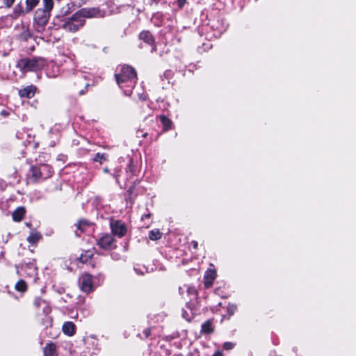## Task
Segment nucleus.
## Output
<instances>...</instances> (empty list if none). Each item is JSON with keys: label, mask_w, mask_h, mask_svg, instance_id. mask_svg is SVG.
Listing matches in <instances>:
<instances>
[{"label": "nucleus", "mask_w": 356, "mask_h": 356, "mask_svg": "<svg viewBox=\"0 0 356 356\" xmlns=\"http://www.w3.org/2000/svg\"><path fill=\"white\" fill-rule=\"evenodd\" d=\"M202 332L211 334L214 331V328L211 320H208L202 325Z\"/></svg>", "instance_id": "nucleus-18"}, {"label": "nucleus", "mask_w": 356, "mask_h": 356, "mask_svg": "<svg viewBox=\"0 0 356 356\" xmlns=\"http://www.w3.org/2000/svg\"><path fill=\"white\" fill-rule=\"evenodd\" d=\"M52 168L47 164H42L39 166H31L29 173V180L35 183L40 180L47 179L53 175Z\"/></svg>", "instance_id": "nucleus-1"}, {"label": "nucleus", "mask_w": 356, "mask_h": 356, "mask_svg": "<svg viewBox=\"0 0 356 356\" xmlns=\"http://www.w3.org/2000/svg\"><path fill=\"white\" fill-rule=\"evenodd\" d=\"M36 88L33 85L28 86L19 91V95L22 97L31 98L34 96Z\"/></svg>", "instance_id": "nucleus-11"}, {"label": "nucleus", "mask_w": 356, "mask_h": 356, "mask_svg": "<svg viewBox=\"0 0 356 356\" xmlns=\"http://www.w3.org/2000/svg\"><path fill=\"white\" fill-rule=\"evenodd\" d=\"M161 236L162 233L159 229L151 230L149 233V238L152 241L159 240Z\"/></svg>", "instance_id": "nucleus-23"}, {"label": "nucleus", "mask_w": 356, "mask_h": 356, "mask_svg": "<svg viewBox=\"0 0 356 356\" xmlns=\"http://www.w3.org/2000/svg\"><path fill=\"white\" fill-rule=\"evenodd\" d=\"M42 238V235L40 232L33 231L31 232L27 237V241L31 244L36 243Z\"/></svg>", "instance_id": "nucleus-17"}, {"label": "nucleus", "mask_w": 356, "mask_h": 356, "mask_svg": "<svg viewBox=\"0 0 356 356\" xmlns=\"http://www.w3.org/2000/svg\"><path fill=\"white\" fill-rule=\"evenodd\" d=\"M113 242V238L112 236L106 234L99 239L97 244L100 248L107 250L111 247Z\"/></svg>", "instance_id": "nucleus-10"}, {"label": "nucleus", "mask_w": 356, "mask_h": 356, "mask_svg": "<svg viewBox=\"0 0 356 356\" xmlns=\"http://www.w3.org/2000/svg\"><path fill=\"white\" fill-rule=\"evenodd\" d=\"M160 120L163 124V130L167 131V130L170 129V126L172 124V121L169 118H168L167 117H165L164 115H161L160 117Z\"/></svg>", "instance_id": "nucleus-22"}, {"label": "nucleus", "mask_w": 356, "mask_h": 356, "mask_svg": "<svg viewBox=\"0 0 356 356\" xmlns=\"http://www.w3.org/2000/svg\"><path fill=\"white\" fill-rule=\"evenodd\" d=\"M111 227L113 234L122 237L126 233L125 225L121 221L111 222Z\"/></svg>", "instance_id": "nucleus-7"}, {"label": "nucleus", "mask_w": 356, "mask_h": 356, "mask_svg": "<svg viewBox=\"0 0 356 356\" xmlns=\"http://www.w3.org/2000/svg\"><path fill=\"white\" fill-rule=\"evenodd\" d=\"M39 2L40 0H26V13L31 12Z\"/></svg>", "instance_id": "nucleus-20"}, {"label": "nucleus", "mask_w": 356, "mask_h": 356, "mask_svg": "<svg viewBox=\"0 0 356 356\" xmlns=\"http://www.w3.org/2000/svg\"><path fill=\"white\" fill-rule=\"evenodd\" d=\"M115 78L118 84L121 88L123 87V83H126L127 86L133 88L136 83V72L132 67L125 65L122 67L119 74H115Z\"/></svg>", "instance_id": "nucleus-3"}, {"label": "nucleus", "mask_w": 356, "mask_h": 356, "mask_svg": "<svg viewBox=\"0 0 356 356\" xmlns=\"http://www.w3.org/2000/svg\"><path fill=\"white\" fill-rule=\"evenodd\" d=\"M216 278V271L215 270L209 269L206 271L204 275V285L207 288H209L213 283V281Z\"/></svg>", "instance_id": "nucleus-12"}, {"label": "nucleus", "mask_w": 356, "mask_h": 356, "mask_svg": "<svg viewBox=\"0 0 356 356\" xmlns=\"http://www.w3.org/2000/svg\"><path fill=\"white\" fill-rule=\"evenodd\" d=\"M15 0H3V4L7 8H10L14 3Z\"/></svg>", "instance_id": "nucleus-27"}, {"label": "nucleus", "mask_w": 356, "mask_h": 356, "mask_svg": "<svg viewBox=\"0 0 356 356\" xmlns=\"http://www.w3.org/2000/svg\"><path fill=\"white\" fill-rule=\"evenodd\" d=\"M45 60L40 57L33 58H21L17 61L16 67L23 72L38 71L45 66Z\"/></svg>", "instance_id": "nucleus-2"}, {"label": "nucleus", "mask_w": 356, "mask_h": 356, "mask_svg": "<svg viewBox=\"0 0 356 356\" xmlns=\"http://www.w3.org/2000/svg\"><path fill=\"white\" fill-rule=\"evenodd\" d=\"M134 191V186H131L129 188V189L128 190V193H129V195H131L133 193Z\"/></svg>", "instance_id": "nucleus-34"}, {"label": "nucleus", "mask_w": 356, "mask_h": 356, "mask_svg": "<svg viewBox=\"0 0 356 356\" xmlns=\"http://www.w3.org/2000/svg\"><path fill=\"white\" fill-rule=\"evenodd\" d=\"M234 344L232 342H225L223 344V348L225 350H231L234 348Z\"/></svg>", "instance_id": "nucleus-26"}, {"label": "nucleus", "mask_w": 356, "mask_h": 356, "mask_svg": "<svg viewBox=\"0 0 356 356\" xmlns=\"http://www.w3.org/2000/svg\"><path fill=\"white\" fill-rule=\"evenodd\" d=\"M33 304L36 308L41 309L44 315H48L51 312L49 304L41 298H35Z\"/></svg>", "instance_id": "nucleus-9"}, {"label": "nucleus", "mask_w": 356, "mask_h": 356, "mask_svg": "<svg viewBox=\"0 0 356 356\" xmlns=\"http://www.w3.org/2000/svg\"><path fill=\"white\" fill-rule=\"evenodd\" d=\"M106 160V155L105 154L97 153L94 158V161L102 163L103 161Z\"/></svg>", "instance_id": "nucleus-24"}, {"label": "nucleus", "mask_w": 356, "mask_h": 356, "mask_svg": "<svg viewBox=\"0 0 356 356\" xmlns=\"http://www.w3.org/2000/svg\"><path fill=\"white\" fill-rule=\"evenodd\" d=\"M150 216H151V213H147V214L143 215V216H142V219H144V218H150Z\"/></svg>", "instance_id": "nucleus-36"}, {"label": "nucleus", "mask_w": 356, "mask_h": 356, "mask_svg": "<svg viewBox=\"0 0 356 356\" xmlns=\"http://www.w3.org/2000/svg\"><path fill=\"white\" fill-rule=\"evenodd\" d=\"M139 38L143 40L148 44L152 45L151 52H154L156 50V45L154 44V39L149 31H143L139 35Z\"/></svg>", "instance_id": "nucleus-8"}, {"label": "nucleus", "mask_w": 356, "mask_h": 356, "mask_svg": "<svg viewBox=\"0 0 356 356\" xmlns=\"http://www.w3.org/2000/svg\"><path fill=\"white\" fill-rule=\"evenodd\" d=\"M80 289L85 293H90L92 291V279L88 273L83 274L79 280Z\"/></svg>", "instance_id": "nucleus-6"}, {"label": "nucleus", "mask_w": 356, "mask_h": 356, "mask_svg": "<svg viewBox=\"0 0 356 356\" xmlns=\"http://www.w3.org/2000/svg\"><path fill=\"white\" fill-rule=\"evenodd\" d=\"M85 24L83 16L76 13L72 17L64 18L62 20L60 28L69 32H76Z\"/></svg>", "instance_id": "nucleus-5"}, {"label": "nucleus", "mask_w": 356, "mask_h": 356, "mask_svg": "<svg viewBox=\"0 0 356 356\" xmlns=\"http://www.w3.org/2000/svg\"><path fill=\"white\" fill-rule=\"evenodd\" d=\"M192 244H193V248H194L195 249H197V245H198L197 242V241H192Z\"/></svg>", "instance_id": "nucleus-35"}, {"label": "nucleus", "mask_w": 356, "mask_h": 356, "mask_svg": "<svg viewBox=\"0 0 356 356\" xmlns=\"http://www.w3.org/2000/svg\"><path fill=\"white\" fill-rule=\"evenodd\" d=\"M136 134H137L138 137H139V134H141L142 137H143V138H145L147 135V133L142 134V131H140V130H138Z\"/></svg>", "instance_id": "nucleus-30"}, {"label": "nucleus", "mask_w": 356, "mask_h": 356, "mask_svg": "<svg viewBox=\"0 0 356 356\" xmlns=\"http://www.w3.org/2000/svg\"><path fill=\"white\" fill-rule=\"evenodd\" d=\"M91 256H92V254H86V255L81 254L79 258V260L82 263H86L88 261V259L91 257Z\"/></svg>", "instance_id": "nucleus-25"}, {"label": "nucleus", "mask_w": 356, "mask_h": 356, "mask_svg": "<svg viewBox=\"0 0 356 356\" xmlns=\"http://www.w3.org/2000/svg\"><path fill=\"white\" fill-rule=\"evenodd\" d=\"M186 0H177V4L179 8H181L186 3Z\"/></svg>", "instance_id": "nucleus-28"}, {"label": "nucleus", "mask_w": 356, "mask_h": 356, "mask_svg": "<svg viewBox=\"0 0 356 356\" xmlns=\"http://www.w3.org/2000/svg\"><path fill=\"white\" fill-rule=\"evenodd\" d=\"M26 211L24 207H18L17 208L13 213V219L15 222H20L24 215H25Z\"/></svg>", "instance_id": "nucleus-15"}, {"label": "nucleus", "mask_w": 356, "mask_h": 356, "mask_svg": "<svg viewBox=\"0 0 356 356\" xmlns=\"http://www.w3.org/2000/svg\"><path fill=\"white\" fill-rule=\"evenodd\" d=\"M88 86H89V84H88V83H86V88H87Z\"/></svg>", "instance_id": "nucleus-40"}, {"label": "nucleus", "mask_w": 356, "mask_h": 356, "mask_svg": "<svg viewBox=\"0 0 356 356\" xmlns=\"http://www.w3.org/2000/svg\"><path fill=\"white\" fill-rule=\"evenodd\" d=\"M77 228L75 231V234L77 236H80L81 233L84 232L87 228L90 227V223L86 220H81L76 225Z\"/></svg>", "instance_id": "nucleus-14"}, {"label": "nucleus", "mask_w": 356, "mask_h": 356, "mask_svg": "<svg viewBox=\"0 0 356 356\" xmlns=\"http://www.w3.org/2000/svg\"><path fill=\"white\" fill-rule=\"evenodd\" d=\"M79 94H80L81 95H82L85 94V91H84V90H80V91H79Z\"/></svg>", "instance_id": "nucleus-37"}, {"label": "nucleus", "mask_w": 356, "mask_h": 356, "mask_svg": "<svg viewBox=\"0 0 356 356\" xmlns=\"http://www.w3.org/2000/svg\"><path fill=\"white\" fill-rule=\"evenodd\" d=\"M143 333L144 337L147 338L148 337L150 336L151 330L149 328H147V329L144 330Z\"/></svg>", "instance_id": "nucleus-29"}, {"label": "nucleus", "mask_w": 356, "mask_h": 356, "mask_svg": "<svg viewBox=\"0 0 356 356\" xmlns=\"http://www.w3.org/2000/svg\"><path fill=\"white\" fill-rule=\"evenodd\" d=\"M104 171L105 172H108V170L107 168H105V169L104 170Z\"/></svg>", "instance_id": "nucleus-38"}, {"label": "nucleus", "mask_w": 356, "mask_h": 356, "mask_svg": "<svg viewBox=\"0 0 356 356\" xmlns=\"http://www.w3.org/2000/svg\"><path fill=\"white\" fill-rule=\"evenodd\" d=\"M26 13V9L24 10L21 4H17L15 6L13 13L11 14V17L13 18H17L19 16L24 15Z\"/></svg>", "instance_id": "nucleus-19"}, {"label": "nucleus", "mask_w": 356, "mask_h": 356, "mask_svg": "<svg viewBox=\"0 0 356 356\" xmlns=\"http://www.w3.org/2000/svg\"><path fill=\"white\" fill-rule=\"evenodd\" d=\"M42 2L43 8L37 9L34 16L36 24L42 27L47 24L54 7L53 0H42Z\"/></svg>", "instance_id": "nucleus-4"}, {"label": "nucleus", "mask_w": 356, "mask_h": 356, "mask_svg": "<svg viewBox=\"0 0 356 356\" xmlns=\"http://www.w3.org/2000/svg\"><path fill=\"white\" fill-rule=\"evenodd\" d=\"M29 36H30V34H29V31L24 32V33H22V37H24V38L25 40H26V39L28 38V37H29Z\"/></svg>", "instance_id": "nucleus-31"}, {"label": "nucleus", "mask_w": 356, "mask_h": 356, "mask_svg": "<svg viewBox=\"0 0 356 356\" xmlns=\"http://www.w3.org/2000/svg\"><path fill=\"white\" fill-rule=\"evenodd\" d=\"M15 288L17 291L24 292L27 290V284L25 281L20 280L16 283Z\"/></svg>", "instance_id": "nucleus-21"}, {"label": "nucleus", "mask_w": 356, "mask_h": 356, "mask_svg": "<svg viewBox=\"0 0 356 356\" xmlns=\"http://www.w3.org/2000/svg\"><path fill=\"white\" fill-rule=\"evenodd\" d=\"M63 332L68 335L72 336L75 333V325L72 322H65L63 325Z\"/></svg>", "instance_id": "nucleus-16"}, {"label": "nucleus", "mask_w": 356, "mask_h": 356, "mask_svg": "<svg viewBox=\"0 0 356 356\" xmlns=\"http://www.w3.org/2000/svg\"><path fill=\"white\" fill-rule=\"evenodd\" d=\"M191 290H192L193 291L195 292V289H188V291H190Z\"/></svg>", "instance_id": "nucleus-39"}, {"label": "nucleus", "mask_w": 356, "mask_h": 356, "mask_svg": "<svg viewBox=\"0 0 356 356\" xmlns=\"http://www.w3.org/2000/svg\"><path fill=\"white\" fill-rule=\"evenodd\" d=\"M44 356H57L56 346L50 342L46 344L43 350Z\"/></svg>", "instance_id": "nucleus-13"}, {"label": "nucleus", "mask_w": 356, "mask_h": 356, "mask_svg": "<svg viewBox=\"0 0 356 356\" xmlns=\"http://www.w3.org/2000/svg\"><path fill=\"white\" fill-rule=\"evenodd\" d=\"M213 356H223V354L221 351H216L214 353Z\"/></svg>", "instance_id": "nucleus-32"}, {"label": "nucleus", "mask_w": 356, "mask_h": 356, "mask_svg": "<svg viewBox=\"0 0 356 356\" xmlns=\"http://www.w3.org/2000/svg\"><path fill=\"white\" fill-rule=\"evenodd\" d=\"M129 169L131 172L133 171V162H132V161H130V163L129 164Z\"/></svg>", "instance_id": "nucleus-33"}]
</instances>
